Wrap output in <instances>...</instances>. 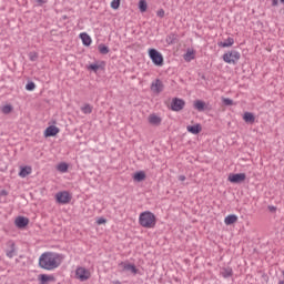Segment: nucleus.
I'll return each instance as SVG.
<instances>
[{"label":"nucleus","instance_id":"f257e3e1","mask_svg":"<svg viewBox=\"0 0 284 284\" xmlns=\"http://www.w3.org/2000/svg\"><path fill=\"white\" fill-rule=\"evenodd\" d=\"M63 263V255L54 252H44L39 257V267L41 270H57Z\"/></svg>","mask_w":284,"mask_h":284},{"label":"nucleus","instance_id":"f03ea898","mask_svg":"<svg viewBox=\"0 0 284 284\" xmlns=\"http://www.w3.org/2000/svg\"><path fill=\"white\" fill-rule=\"evenodd\" d=\"M139 224L141 227H145L146 230H152L156 227V215L151 211H144L140 213Z\"/></svg>","mask_w":284,"mask_h":284},{"label":"nucleus","instance_id":"7ed1b4c3","mask_svg":"<svg viewBox=\"0 0 284 284\" xmlns=\"http://www.w3.org/2000/svg\"><path fill=\"white\" fill-rule=\"evenodd\" d=\"M222 59L225 63H233V65H236L239 61L241 60V52L236 50H231L222 55Z\"/></svg>","mask_w":284,"mask_h":284},{"label":"nucleus","instance_id":"20e7f679","mask_svg":"<svg viewBox=\"0 0 284 284\" xmlns=\"http://www.w3.org/2000/svg\"><path fill=\"white\" fill-rule=\"evenodd\" d=\"M55 201L59 205H68L72 201V195L68 191H60L55 194Z\"/></svg>","mask_w":284,"mask_h":284},{"label":"nucleus","instance_id":"39448f33","mask_svg":"<svg viewBox=\"0 0 284 284\" xmlns=\"http://www.w3.org/2000/svg\"><path fill=\"white\" fill-rule=\"evenodd\" d=\"M149 57H150L152 63H154L159 68H161V65H163V54H161V52H159V50L149 49Z\"/></svg>","mask_w":284,"mask_h":284},{"label":"nucleus","instance_id":"423d86ee","mask_svg":"<svg viewBox=\"0 0 284 284\" xmlns=\"http://www.w3.org/2000/svg\"><path fill=\"white\" fill-rule=\"evenodd\" d=\"M185 108V100L180 98H173L171 101L172 112H181Z\"/></svg>","mask_w":284,"mask_h":284},{"label":"nucleus","instance_id":"0eeeda50","mask_svg":"<svg viewBox=\"0 0 284 284\" xmlns=\"http://www.w3.org/2000/svg\"><path fill=\"white\" fill-rule=\"evenodd\" d=\"M245 179H247L245 173H231L227 178V181H230V183L239 184L243 183Z\"/></svg>","mask_w":284,"mask_h":284},{"label":"nucleus","instance_id":"6e6552de","mask_svg":"<svg viewBox=\"0 0 284 284\" xmlns=\"http://www.w3.org/2000/svg\"><path fill=\"white\" fill-rule=\"evenodd\" d=\"M194 110H197V112H210L212 110V106L210 104H206L203 100H195L193 103Z\"/></svg>","mask_w":284,"mask_h":284},{"label":"nucleus","instance_id":"1a4fd4ad","mask_svg":"<svg viewBox=\"0 0 284 284\" xmlns=\"http://www.w3.org/2000/svg\"><path fill=\"white\" fill-rule=\"evenodd\" d=\"M75 276L79 278V281H88L91 274L89 270L80 266L75 270Z\"/></svg>","mask_w":284,"mask_h":284},{"label":"nucleus","instance_id":"9d476101","mask_svg":"<svg viewBox=\"0 0 284 284\" xmlns=\"http://www.w3.org/2000/svg\"><path fill=\"white\" fill-rule=\"evenodd\" d=\"M29 224H30V219L26 216H18L14 221V225L19 230H26V227H28Z\"/></svg>","mask_w":284,"mask_h":284},{"label":"nucleus","instance_id":"9b49d317","mask_svg":"<svg viewBox=\"0 0 284 284\" xmlns=\"http://www.w3.org/2000/svg\"><path fill=\"white\" fill-rule=\"evenodd\" d=\"M164 89H165V85L163 84V81L159 79L153 81L151 84L152 92H156V94H161V92H163Z\"/></svg>","mask_w":284,"mask_h":284},{"label":"nucleus","instance_id":"f8f14e48","mask_svg":"<svg viewBox=\"0 0 284 284\" xmlns=\"http://www.w3.org/2000/svg\"><path fill=\"white\" fill-rule=\"evenodd\" d=\"M59 132H61V129H59V126L50 125L44 130V136H45V139H48L50 136H57V134H59Z\"/></svg>","mask_w":284,"mask_h":284},{"label":"nucleus","instance_id":"ddd939ff","mask_svg":"<svg viewBox=\"0 0 284 284\" xmlns=\"http://www.w3.org/2000/svg\"><path fill=\"white\" fill-rule=\"evenodd\" d=\"M8 246L10 247V250L6 251V255L8 256V258H14V256H17V245L13 241H9Z\"/></svg>","mask_w":284,"mask_h":284},{"label":"nucleus","instance_id":"4468645a","mask_svg":"<svg viewBox=\"0 0 284 284\" xmlns=\"http://www.w3.org/2000/svg\"><path fill=\"white\" fill-rule=\"evenodd\" d=\"M79 38L82 41V44L85 45V48H90L92 45V38L87 32L80 33Z\"/></svg>","mask_w":284,"mask_h":284},{"label":"nucleus","instance_id":"2eb2a0df","mask_svg":"<svg viewBox=\"0 0 284 284\" xmlns=\"http://www.w3.org/2000/svg\"><path fill=\"white\" fill-rule=\"evenodd\" d=\"M187 132H190V134H201V132L203 131V126L197 123L194 125H187L186 126Z\"/></svg>","mask_w":284,"mask_h":284},{"label":"nucleus","instance_id":"dca6fc26","mask_svg":"<svg viewBox=\"0 0 284 284\" xmlns=\"http://www.w3.org/2000/svg\"><path fill=\"white\" fill-rule=\"evenodd\" d=\"M88 70H91V72H99V70H105V61H101L100 64L91 63L88 67Z\"/></svg>","mask_w":284,"mask_h":284},{"label":"nucleus","instance_id":"f3484780","mask_svg":"<svg viewBox=\"0 0 284 284\" xmlns=\"http://www.w3.org/2000/svg\"><path fill=\"white\" fill-rule=\"evenodd\" d=\"M38 281H39V284H48V283H51L52 281H54V277L52 275H48V274H40L38 276Z\"/></svg>","mask_w":284,"mask_h":284},{"label":"nucleus","instance_id":"a211bd4d","mask_svg":"<svg viewBox=\"0 0 284 284\" xmlns=\"http://www.w3.org/2000/svg\"><path fill=\"white\" fill-rule=\"evenodd\" d=\"M29 174H32V166H21L19 176H21V179H26Z\"/></svg>","mask_w":284,"mask_h":284},{"label":"nucleus","instance_id":"6ab92c4d","mask_svg":"<svg viewBox=\"0 0 284 284\" xmlns=\"http://www.w3.org/2000/svg\"><path fill=\"white\" fill-rule=\"evenodd\" d=\"M121 265H123V270L125 272H131V274H139V268H136V265H134V264H123V263H121Z\"/></svg>","mask_w":284,"mask_h":284},{"label":"nucleus","instance_id":"aec40b11","mask_svg":"<svg viewBox=\"0 0 284 284\" xmlns=\"http://www.w3.org/2000/svg\"><path fill=\"white\" fill-rule=\"evenodd\" d=\"M219 48H232L234 45V38L229 37L225 41L217 43Z\"/></svg>","mask_w":284,"mask_h":284},{"label":"nucleus","instance_id":"412c9836","mask_svg":"<svg viewBox=\"0 0 284 284\" xmlns=\"http://www.w3.org/2000/svg\"><path fill=\"white\" fill-rule=\"evenodd\" d=\"M161 116L156 115V114H150L149 115V123L151 125H161Z\"/></svg>","mask_w":284,"mask_h":284},{"label":"nucleus","instance_id":"4be33fe9","mask_svg":"<svg viewBox=\"0 0 284 284\" xmlns=\"http://www.w3.org/2000/svg\"><path fill=\"white\" fill-rule=\"evenodd\" d=\"M243 120L245 123H254L256 121V116L252 112H244Z\"/></svg>","mask_w":284,"mask_h":284},{"label":"nucleus","instance_id":"5701e85b","mask_svg":"<svg viewBox=\"0 0 284 284\" xmlns=\"http://www.w3.org/2000/svg\"><path fill=\"white\" fill-rule=\"evenodd\" d=\"M236 221H239V216H236L235 214H230L224 219L225 225H234Z\"/></svg>","mask_w":284,"mask_h":284},{"label":"nucleus","instance_id":"b1692460","mask_svg":"<svg viewBox=\"0 0 284 284\" xmlns=\"http://www.w3.org/2000/svg\"><path fill=\"white\" fill-rule=\"evenodd\" d=\"M133 181H136L138 183H141V181H145V172L138 171L133 175Z\"/></svg>","mask_w":284,"mask_h":284},{"label":"nucleus","instance_id":"393cba45","mask_svg":"<svg viewBox=\"0 0 284 284\" xmlns=\"http://www.w3.org/2000/svg\"><path fill=\"white\" fill-rule=\"evenodd\" d=\"M98 50H99L100 54H109L110 53V48L103 43H100L98 45Z\"/></svg>","mask_w":284,"mask_h":284},{"label":"nucleus","instance_id":"a878e982","mask_svg":"<svg viewBox=\"0 0 284 284\" xmlns=\"http://www.w3.org/2000/svg\"><path fill=\"white\" fill-rule=\"evenodd\" d=\"M139 10H140V12H146L148 11V1L140 0L139 1Z\"/></svg>","mask_w":284,"mask_h":284},{"label":"nucleus","instance_id":"bb28decb","mask_svg":"<svg viewBox=\"0 0 284 284\" xmlns=\"http://www.w3.org/2000/svg\"><path fill=\"white\" fill-rule=\"evenodd\" d=\"M233 274H234V272L232 271L231 267L223 268V271H222L223 278H230V276H232Z\"/></svg>","mask_w":284,"mask_h":284},{"label":"nucleus","instance_id":"cd10ccee","mask_svg":"<svg viewBox=\"0 0 284 284\" xmlns=\"http://www.w3.org/2000/svg\"><path fill=\"white\" fill-rule=\"evenodd\" d=\"M166 43H169V45H172V44L176 43V34L170 33L166 37Z\"/></svg>","mask_w":284,"mask_h":284},{"label":"nucleus","instance_id":"c85d7f7f","mask_svg":"<svg viewBox=\"0 0 284 284\" xmlns=\"http://www.w3.org/2000/svg\"><path fill=\"white\" fill-rule=\"evenodd\" d=\"M81 112H83V114H92V105L89 103L84 104L81 106Z\"/></svg>","mask_w":284,"mask_h":284},{"label":"nucleus","instance_id":"c756f323","mask_svg":"<svg viewBox=\"0 0 284 284\" xmlns=\"http://www.w3.org/2000/svg\"><path fill=\"white\" fill-rule=\"evenodd\" d=\"M70 168V165H68V163L65 162H61L60 164H58V171L65 173L68 172V169Z\"/></svg>","mask_w":284,"mask_h":284},{"label":"nucleus","instance_id":"7c9ffc66","mask_svg":"<svg viewBox=\"0 0 284 284\" xmlns=\"http://www.w3.org/2000/svg\"><path fill=\"white\" fill-rule=\"evenodd\" d=\"M14 110V108L11 104H6L2 106L1 112L2 114H10Z\"/></svg>","mask_w":284,"mask_h":284},{"label":"nucleus","instance_id":"2f4dec72","mask_svg":"<svg viewBox=\"0 0 284 284\" xmlns=\"http://www.w3.org/2000/svg\"><path fill=\"white\" fill-rule=\"evenodd\" d=\"M36 88H37V84H34L33 81H29V82L26 84V90H28V92L34 91Z\"/></svg>","mask_w":284,"mask_h":284},{"label":"nucleus","instance_id":"473e14b6","mask_svg":"<svg viewBox=\"0 0 284 284\" xmlns=\"http://www.w3.org/2000/svg\"><path fill=\"white\" fill-rule=\"evenodd\" d=\"M111 8L112 10H119L121 8V0H112Z\"/></svg>","mask_w":284,"mask_h":284},{"label":"nucleus","instance_id":"72a5a7b5","mask_svg":"<svg viewBox=\"0 0 284 284\" xmlns=\"http://www.w3.org/2000/svg\"><path fill=\"white\" fill-rule=\"evenodd\" d=\"M194 59V51H189L184 54V60L187 62L192 61Z\"/></svg>","mask_w":284,"mask_h":284},{"label":"nucleus","instance_id":"f704fd0d","mask_svg":"<svg viewBox=\"0 0 284 284\" xmlns=\"http://www.w3.org/2000/svg\"><path fill=\"white\" fill-rule=\"evenodd\" d=\"M223 105H234V100L230 98H222Z\"/></svg>","mask_w":284,"mask_h":284},{"label":"nucleus","instance_id":"c9c22d12","mask_svg":"<svg viewBox=\"0 0 284 284\" xmlns=\"http://www.w3.org/2000/svg\"><path fill=\"white\" fill-rule=\"evenodd\" d=\"M30 61H37L39 59V53L37 52H30L29 53Z\"/></svg>","mask_w":284,"mask_h":284},{"label":"nucleus","instance_id":"e433bc0d","mask_svg":"<svg viewBox=\"0 0 284 284\" xmlns=\"http://www.w3.org/2000/svg\"><path fill=\"white\" fill-rule=\"evenodd\" d=\"M104 223H108V220H105V217H99V219L97 220V224H98V225H104Z\"/></svg>","mask_w":284,"mask_h":284},{"label":"nucleus","instance_id":"4c0bfd02","mask_svg":"<svg viewBox=\"0 0 284 284\" xmlns=\"http://www.w3.org/2000/svg\"><path fill=\"white\" fill-rule=\"evenodd\" d=\"M158 17H160V19H163V17H165V10L163 9H160L158 12H156Z\"/></svg>","mask_w":284,"mask_h":284},{"label":"nucleus","instance_id":"58836bf2","mask_svg":"<svg viewBox=\"0 0 284 284\" xmlns=\"http://www.w3.org/2000/svg\"><path fill=\"white\" fill-rule=\"evenodd\" d=\"M36 3L38 7L41 8V6H44V3H48V0H36Z\"/></svg>","mask_w":284,"mask_h":284},{"label":"nucleus","instance_id":"ea45409f","mask_svg":"<svg viewBox=\"0 0 284 284\" xmlns=\"http://www.w3.org/2000/svg\"><path fill=\"white\" fill-rule=\"evenodd\" d=\"M0 196H8V191L1 190L0 191Z\"/></svg>","mask_w":284,"mask_h":284},{"label":"nucleus","instance_id":"a19ab883","mask_svg":"<svg viewBox=\"0 0 284 284\" xmlns=\"http://www.w3.org/2000/svg\"><path fill=\"white\" fill-rule=\"evenodd\" d=\"M272 6H273V7L278 6V0H272Z\"/></svg>","mask_w":284,"mask_h":284},{"label":"nucleus","instance_id":"79ce46f5","mask_svg":"<svg viewBox=\"0 0 284 284\" xmlns=\"http://www.w3.org/2000/svg\"><path fill=\"white\" fill-rule=\"evenodd\" d=\"M270 212H276V206H268Z\"/></svg>","mask_w":284,"mask_h":284},{"label":"nucleus","instance_id":"37998d69","mask_svg":"<svg viewBox=\"0 0 284 284\" xmlns=\"http://www.w3.org/2000/svg\"><path fill=\"white\" fill-rule=\"evenodd\" d=\"M185 179H186L185 175H180L179 176V181H185Z\"/></svg>","mask_w":284,"mask_h":284},{"label":"nucleus","instance_id":"c03bdc74","mask_svg":"<svg viewBox=\"0 0 284 284\" xmlns=\"http://www.w3.org/2000/svg\"><path fill=\"white\" fill-rule=\"evenodd\" d=\"M201 79H203V81H205V79H206V78H205V74H202V75H201Z\"/></svg>","mask_w":284,"mask_h":284},{"label":"nucleus","instance_id":"a18cd8bd","mask_svg":"<svg viewBox=\"0 0 284 284\" xmlns=\"http://www.w3.org/2000/svg\"><path fill=\"white\" fill-rule=\"evenodd\" d=\"M113 284H121L119 281L113 282Z\"/></svg>","mask_w":284,"mask_h":284},{"label":"nucleus","instance_id":"49530a36","mask_svg":"<svg viewBox=\"0 0 284 284\" xmlns=\"http://www.w3.org/2000/svg\"><path fill=\"white\" fill-rule=\"evenodd\" d=\"M278 284H284V281H280Z\"/></svg>","mask_w":284,"mask_h":284},{"label":"nucleus","instance_id":"de8ad7c7","mask_svg":"<svg viewBox=\"0 0 284 284\" xmlns=\"http://www.w3.org/2000/svg\"><path fill=\"white\" fill-rule=\"evenodd\" d=\"M281 1V3H284V0H280Z\"/></svg>","mask_w":284,"mask_h":284}]
</instances>
